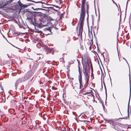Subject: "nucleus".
Masks as SVG:
<instances>
[{
	"label": "nucleus",
	"instance_id": "9d476101",
	"mask_svg": "<svg viewBox=\"0 0 131 131\" xmlns=\"http://www.w3.org/2000/svg\"><path fill=\"white\" fill-rule=\"evenodd\" d=\"M15 9L17 12H20L22 9L18 5L16 4L14 6Z\"/></svg>",
	"mask_w": 131,
	"mask_h": 131
},
{
	"label": "nucleus",
	"instance_id": "4468645a",
	"mask_svg": "<svg viewBox=\"0 0 131 131\" xmlns=\"http://www.w3.org/2000/svg\"><path fill=\"white\" fill-rule=\"evenodd\" d=\"M18 5L20 6V7L22 8L23 7H25L24 6V5L23 4L20 2V1H19L18 2Z\"/></svg>",
	"mask_w": 131,
	"mask_h": 131
},
{
	"label": "nucleus",
	"instance_id": "7ed1b4c3",
	"mask_svg": "<svg viewBox=\"0 0 131 131\" xmlns=\"http://www.w3.org/2000/svg\"><path fill=\"white\" fill-rule=\"evenodd\" d=\"M106 121L108 123L112 125V127L118 131H124L121 129L122 127L121 126V124L115 122L112 119L107 120Z\"/></svg>",
	"mask_w": 131,
	"mask_h": 131
},
{
	"label": "nucleus",
	"instance_id": "aec40b11",
	"mask_svg": "<svg viewBox=\"0 0 131 131\" xmlns=\"http://www.w3.org/2000/svg\"><path fill=\"white\" fill-rule=\"evenodd\" d=\"M69 71H67V75L69 77Z\"/></svg>",
	"mask_w": 131,
	"mask_h": 131
},
{
	"label": "nucleus",
	"instance_id": "6e6552de",
	"mask_svg": "<svg viewBox=\"0 0 131 131\" xmlns=\"http://www.w3.org/2000/svg\"><path fill=\"white\" fill-rule=\"evenodd\" d=\"M33 75V72L30 71L28 72L25 75L24 78L26 79H28Z\"/></svg>",
	"mask_w": 131,
	"mask_h": 131
},
{
	"label": "nucleus",
	"instance_id": "7c9ffc66",
	"mask_svg": "<svg viewBox=\"0 0 131 131\" xmlns=\"http://www.w3.org/2000/svg\"><path fill=\"white\" fill-rule=\"evenodd\" d=\"M126 60V62H127V63L128 64V62H127V60Z\"/></svg>",
	"mask_w": 131,
	"mask_h": 131
},
{
	"label": "nucleus",
	"instance_id": "6ab92c4d",
	"mask_svg": "<svg viewBox=\"0 0 131 131\" xmlns=\"http://www.w3.org/2000/svg\"><path fill=\"white\" fill-rule=\"evenodd\" d=\"M44 30L45 31H50V29L48 28H46L44 29Z\"/></svg>",
	"mask_w": 131,
	"mask_h": 131
},
{
	"label": "nucleus",
	"instance_id": "412c9836",
	"mask_svg": "<svg viewBox=\"0 0 131 131\" xmlns=\"http://www.w3.org/2000/svg\"><path fill=\"white\" fill-rule=\"evenodd\" d=\"M126 119V118L125 117L120 118H118V119Z\"/></svg>",
	"mask_w": 131,
	"mask_h": 131
},
{
	"label": "nucleus",
	"instance_id": "2eb2a0df",
	"mask_svg": "<svg viewBox=\"0 0 131 131\" xmlns=\"http://www.w3.org/2000/svg\"><path fill=\"white\" fill-rule=\"evenodd\" d=\"M45 25H43L42 23H40V24H38L37 25V26L38 28H41Z\"/></svg>",
	"mask_w": 131,
	"mask_h": 131
},
{
	"label": "nucleus",
	"instance_id": "9b49d317",
	"mask_svg": "<svg viewBox=\"0 0 131 131\" xmlns=\"http://www.w3.org/2000/svg\"><path fill=\"white\" fill-rule=\"evenodd\" d=\"M129 84H130V94H129V100L130 99V95H131V81H130V70H129Z\"/></svg>",
	"mask_w": 131,
	"mask_h": 131
},
{
	"label": "nucleus",
	"instance_id": "f3484780",
	"mask_svg": "<svg viewBox=\"0 0 131 131\" xmlns=\"http://www.w3.org/2000/svg\"><path fill=\"white\" fill-rule=\"evenodd\" d=\"M47 50L48 51H49L50 52H51L52 51V49L50 48L47 47Z\"/></svg>",
	"mask_w": 131,
	"mask_h": 131
},
{
	"label": "nucleus",
	"instance_id": "473e14b6",
	"mask_svg": "<svg viewBox=\"0 0 131 131\" xmlns=\"http://www.w3.org/2000/svg\"><path fill=\"white\" fill-rule=\"evenodd\" d=\"M92 79H94V77H92Z\"/></svg>",
	"mask_w": 131,
	"mask_h": 131
},
{
	"label": "nucleus",
	"instance_id": "a878e982",
	"mask_svg": "<svg viewBox=\"0 0 131 131\" xmlns=\"http://www.w3.org/2000/svg\"><path fill=\"white\" fill-rule=\"evenodd\" d=\"M78 66H79V67H80V63L79 61H78Z\"/></svg>",
	"mask_w": 131,
	"mask_h": 131
},
{
	"label": "nucleus",
	"instance_id": "cd10ccee",
	"mask_svg": "<svg viewBox=\"0 0 131 131\" xmlns=\"http://www.w3.org/2000/svg\"><path fill=\"white\" fill-rule=\"evenodd\" d=\"M64 94H63V97H64Z\"/></svg>",
	"mask_w": 131,
	"mask_h": 131
},
{
	"label": "nucleus",
	"instance_id": "39448f33",
	"mask_svg": "<svg viewBox=\"0 0 131 131\" xmlns=\"http://www.w3.org/2000/svg\"><path fill=\"white\" fill-rule=\"evenodd\" d=\"M33 12H29L27 15V19L31 22L34 21L36 23V18L34 16Z\"/></svg>",
	"mask_w": 131,
	"mask_h": 131
},
{
	"label": "nucleus",
	"instance_id": "0eeeda50",
	"mask_svg": "<svg viewBox=\"0 0 131 131\" xmlns=\"http://www.w3.org/2000/svg\"><path fill=\"white\" fill-rule=\"evenodd\" d=\"M82 93L83 95H86L87 94H89L92 92V91L91 89H86L85 88H83L82 89Z\"/></svg>",
	"mask_w": 131,
	"mask_h": 131
},
{
	"label": "nucleus",
	"instance_id": "4be33fe9",
	"mask_svg": "<svg viewBox=\"0 0 131 131\" xmlns=\"http://www.w3.org/2000/svg\"><path fill=\"white\" fill-rule=\"evenodd\" d=\"M59 1L60 3V4H61L62 3V0H58Z\"/></svg>",
	"mask_w": 131,
	"mask_h": 131
},
{
	"label": "nucleus",
	"instance_id": "c756f323",
	"mask_svg": "<svg viewBox=\"0 0 131 131\" xmlns=\"http://www.w3.org/2000/svg\"><path fill=\"white\" fill-rule=\"evenodd\" d=\"M91 46H90V49L91 48Z\"/></svg>",
	"mask_w": 131,
	"mask_h": 131
},
{
	"label": "nucleus",
	"instance_id": "5701e85b",
	"mask_svg": "<svg viewBox=\"0 0 131 131\" xmlns=\"http://www.w3.org/2000/svg\"><path fill=\"white\" fill-rule=\"evenodd\" d=\"M38 9H40L41 10H46L42 8H38Z\"/></svg>",
	"mask_w": 131,
	"mask_h": 131
},
{
	"label": "nucleus",
	"instance_id": "a211bd4d",
	"mask_svg": "<svg viewBox=\"0 0 131 131\" xmlns=\"http://www.w3.org/2000/svg\"><path fill=\"white\" fill-rule=\"evenodd\" d=\"M63 16V14H61L60 16L59 20H61L62 19V18Z\"/></svg>",
	"mask_w": 131,
	"mask_h": 131
},
{
	"label": "nucleus",
	"instance_id": "f257e3e1",
	"mask_svg": "<svg viewBox=\"0 0 131 131\" xmlns=\"http://www.w3.org/2000/svg\"><path fill=\"white\" fill-rule=\"evenodd\" d=\"M86 0H81V5L80 9L81 12L80 13L79 20V34H80V37L82 39V33L83 31V23L86 15V13L88 16H89V5L87 2L86 3Z\"/></svg>",
	"mask_w": 131,
	"mask_h": 131
},
{
	"label": "nucleus",
	"instance_id": "ddd939ff",
	"mask_svg": "<svg viewBox=\"0 0 131 131\" xmlns=\"http://www.w3.org/2000/svg\"><path fill=\"white\" fill-rule=\"evenodd\" d=\"M40 20L43 23L46 22L47 21V19H46V17H44L41 19H40Z\"/></svg>",
	"mask_w": 131,
	"mask_h": 131
},
{
	"label": "nucleus",
	"instance_id": "2f4dec72",
	"mask_svg": "<svg viewBox=\"0 0 131 131\" xmlns=\"http://www.w3.org/2000/svg\"><path fill=\"white\" fill-rule=\"evenodd\" d=\"M92 79H94V77H92Z\"/></svg>",
	"mask_w": 131,
	"mask_h": 131
},
{
	"label": "nucleus",
	"instance_id": "f704fd0d",
	"mask_svg": "<svg viewBox=\"0 0 131 131\" xmlns=\"http://www.w3.org/2000/svg\"><path fill=\"white\" fill-rule=\"evenodd\" d=\"M72 79L73 80V78H72Z\"/></svg>",
	"mask_w": 131,
	"mask_h": 131
},
{
	"label": "nucleus",
	"instance_id": "c85d7f7f",
	"mask_svg": "<svg viewBox=\"0 0 131 131\" xmlns=\"http://www.w3.org/2000/svg\"><path fill=\"white\" fill-rule=\"evenodd\" d=\"M16 114V113H14V115H15V114Z\"/></svg>",
	"mask_w": 131,
	"mask_h": 131
},
{
	"label": "nucleus",
	"instance_id": "72a5a7b5",
	"mask_svg": "<svg viewBox=\"0 0 131 131\" xmlns=\"http://www.w3.org/2000/svg\"><path fill=\"white\" fill-rule=\"evenodd\" d=\"M119 61H120V59H119Z\"/></svg>",
	"mask_w": 131,
	"mask_h": 131
},
{
	"label": "nucleus",
	"instance_id": "f8f14e48",
	"mask_svg": "<svg viewBox=\"0 0 131 131\" xmlns=\"http://www.w3.org/2000/svg\"><path fill=\"white\" fill-rule=\"evenodd\" d=\"M85 81V83H82V84L83 85H84V88H85L88 86V83L89 81H88V82H86V80ZM83 88L82 87L81 89L82 88ZM80 88L81 89V88H80Z\"/></svg>",
	"mask_w": 131,
	"mask_h": 131
},
{
	"label": "nucleus",
	"instance_id": "bb28decb",
	"mask_svg": "<svg viewBox=\"0 0 131 131\" xmlns=\"http://www.w3.org/2000/svg\"><path fill=\"white\" fill-rule=\"evenodd\" d=\"M91 69H92L91 73H92V74H93V68H91Z\"/></svg>",
	"mask_w": 131,
	"mask_h": 131
},
{
	"label": "nucleus",
	"instance_id": "f03ea898",
	"mask_svg": "<svg viewBox=\"0 0 131 131\" xmlns=\"http://www.w3.org/2000/svg\"><path fill=\"white\" fill-rule=\"evenodd\" d=\"M84 70L83 71L84 75L85 77L84 80H86V82L89 81V78L90 76V66L88 62L84 63Z\"/></svg>",
	"mask_w": 131,
	"mask_h": 131
},
{
	"label": "nucleus",
	"instance_id": "1a4fd4ad",
	"mask_svg": "<svg viewBox=\"0 0 131 131\" xmlns=\"http://www.w3.org/2000/svg\"><path fill=\"white\" fill-rule=\"evenodd\" d=\"M33 13L34 16L36 18V23L37 22V19L38 17L41 16L42 14L40 12H34Z\"/></svg>",
	"mask_w": 131,
	"mask_h": 131
},
{
	"label": "nucleus",
	"instance_id": "393cba45",
	"mask_svg": "<svg viewBox=\"0 0 131 131\" xmlns=\"http://www.w3.org/2000/svg\"><path fill=\"white\" fill-rule=\"evenodd\" d=\"M112 1L113 2V3H115L117 6V4H116V3L114 2V1L113 0H112Z\"/></svg>",
	"mask_w": 131,
	"mask_h": 131
},
{
	"label": "nucleus",
	"instance_id": "dca6fc26",
	"mask_svg": "<svg viewBox=\"0 0 131 131\" xmlns=\"http://www.w3.org/2000/svg\"><path fill=\"white\" fill-rule=\"evenodd\" d=\"M35 32L36 33H40L41 34L42 32L41 31H40L39 30L37 29H36L35 31Z\"/></svg>",
	"mask_w": 131,
	"mask_h": 131
},
{
	"label": "nucleus",
	"instance_id": "b1692460",
	"mask_svg": "<svg viewBox=\"0 0 131 131\" xmlns=\"http://www.w3.org/2000/svg\"><path fill=\"white\" fill-rule=\"evenodd\" d=\"M91 69L92 68H93V67H92V63L91 62Z\"/></svg>",
	"mask_w": 131,
	"mask_h": 131
},
{
	"label": "nucleus",
	"instance_id": "20e7f679",
	"mask_svg": "<svg viewBox=\"0 0 131 131\" xmlns=\"http://www.w3.org/2000/svg\"><path fill=\"white\" fill-rule=\"evenodd\" d=\"M14 0H0V5L1 7L3 8L6 6L7 4H10L13 5L15 3Z\"/></svg>",
	"mask_w": 131,
	"mask_h": 131
},
{
	"label": "nucleus",
	"instance_id": "423d86ee",
	"mask_svg": "<svg viewBox=\"0 0 131 131\" xmlns=\"http://www.w3.org/2000/svg\"><path fill=\"white\" fill-rule=\"evenodd\" d=\"M78 71L79 72V74L78 75L79 80L80 83V88L83 87V85L82 83V72L81 70L80 69V67L78 66Z\"/></svg>",
	"mask_w": 131,
	"mask_h": 131
}]
</instances>
